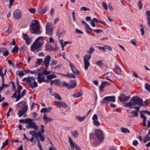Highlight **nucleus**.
Instances as JSON below:
<instances>
[{
  "instance_id": "f257e3e1",
  "label": "nucleus",
  "mask_w": 150,
  "mask_h": 150,
  "mask_svg": "<svg viewBox=\"0 0 150 150\" xmlns=\"http://www.w3.org/2000/svg\"><path fill=\"white\" fill-rule=\"evenodd\" d=\"M95 51L94 47L92 46H90L89 49V51H87V52L89 54H86L83 56V62L84 64V69L85 70H88L90 64L89 60L91 58V54Z\"/></svg>"
},
{
  "instance_id": "f03ea898",
  "label": "nucleus",
  "mask_w": 150,
  "mask_h": 150,
  "mask_svg": "<svg viewBox=\"0 0 150 150\" xmlns=\"http://www.w3.org/2000/svg\"><path fill=\"white\" fill-rule=\"evenodd\" d=\"M16 108L19 110L18 114L20 117H22L28 109V105L25 102L21 101L16 105Z\"/></svg>"
},
{
  "instance_id": "7ed1b4c3",
  "label": "nucleus",
  "mask_w": 150,
  "mask_h": 150,
  "mask_svg": "<svg viewBox=\"0 0 150 150\" xmlns=\"http://www.w3.org/2000/svg\"><path fill=\"white\" fill-rule=\"evenodd\" d=\"M40 24L39 21L36 20H33L30 25V32L32 34L36 33L38 34L40 33Z\"/></svg>"
},
{
  "instance_id": "20e7f679",
  "label": "nucleus",
  "mask_w": 150,
  "mask_h": 150,
  "mask_svg": "<svg viewBox=\"0 0 150 150\" xmlns=\"http://www.w3.org/2000/svg\"><path fill=\"white\" fill-rule=\"evenodd\" d=\"M142 99L137 96L133 97L128 103L125 104V106L126 107H129L130 109H132L133 108V106L135 105H140L141 104V103Z\"/></svg>"
},
{
  "instance_id": "39448f33",
  "label": "nucleus",
  "mask_w": 150,
  "mask_h": 150,
  "mask_svg": "<svg viewBox=\"0 0 150 150\" xmlns=\"http://www.w3.org/2000/svg\"><path fill=\"white\" fill-rule=\"evenodd\" d=\"M90 140L93 139L95 140L98 139L100 141L103 140L104 137L103 132L100 129L96 130L94 134L92 133L90 135Z\"/></svg>"
},
{
  "instance_id": "423d86ee",
  "label": "nucleus",
  "mask_w": 150,
  "mask_h": 150,
  "mask_svg": "<svg viewBox=\"0 0 150 150\" xmlns=\"http://www.w3.org/2000/svg\"><path fill=\"white\" fill-rule=\"evenodd\" d=\"M35 78L33 77H28L24 78L22 81L26 82L30 88L33 89L38 86V83L35 81Z\"/></svg>"
},
{
  "instance_id": "0eeeda50",
  "label": "nucleus",
  "mask_w": 150,
  "mask_h": 150,
  "mask_svg": "<svg viewBox=\"0 0 150 150\" xmlns=\"http://www.w3.org/2000/svg\"><path fill=\"white\" fill-rule=\"evenodd\" d=\"M116 99L115 96H108L103 98L101 102V104L102 105L105 103H109V102H114L115 101Z\"/></svg>"
},
{
  "instance_id": "6e6552de",
  "label": "nucleus",
  "mask_w": 150,
  "mask_h": 150,
  "mask_svg": "<svg viewBox=\"0 0 150 150\" xmlns=\"http://www.w3.org/2000/svg\"><path fill=\"white\" fill-rule=\"evenodd\" d=\"M30 50L32 52L36 53L41 50V47L36 44V42H34L30 47Z\"/></svg>"
},
{
  "instance_id": "1a4fd4ad",
  "label": "nucleus",
  "mask_w": 150,
  "mask_h": 150,
  "mask_svg": "<svg viewBox=\"0 0 150 150\" xmlns=\"http://www.w3.org/2000/svg\"><path fill=\"white\" fill-rule=\"evenodd\" d=\"M22 13L21 11L20 10H16L13 13V17L16 19H19L22 17Z\"/></svg>"
},
{
  "instance_id": "9d476101",
  "label": "nucleus",
  "mask_w": 150,
  "mask_h": 150,
  "mask_svg": "<svg viewBox=\"0 0 150 150\" xmlns=\"http://www.w3.org/2000/svg\"><path fill=\"white\" fill-rule=\"evenodd\" d=\"M52 25L51 22L47 23L45 26L46 33L49 35H51L52 34L53 29L52 28Z\"/></svg>"
},
{
  "instance_id": "9b49d317",
  "label": "nucleus",
  "mask_w": 150,
  "mask_h": 150,
  "mask_svg": "<svg viewBox=\"0 0 150 150\" xmlns=\"http://www.w3.org/2000/svg\"><path fill=\"white\" fill-rule=\"evenodd\" d=\"M69 142L70 144V145L72 149H74V147L76 150H81L78 145L75 143H74L73 140L71 139L70 137H69Z\"/></svg>"
},
{
  "instance_id": "f8f14e48",
  "label": "nucleus",
  "mask_w": 150,
  "mask_h": 150,
  "mask_svg": "<svg viewBox=\"0 0 150 150\" xmlns=\"http://www.w3.org/2000/svg\"><path fill=\"white\" fill-rule=\"evenodd\" d=\"M130 97L129 96H126L124 94H122L120 95V96H119L118 98L121 102H124L127 101Z\"/></svg>"
},
{
  "instance_id": "ddd939ff",
  "label": "nucleus",
  "mask_w": 150,
  "mask_h": 150,
  "mask_svg": "<svg viewBox=\"0 0 150 150\" xmlns=\"http://www.w3.org/2000/svg\"><path fill=\"white\" fill-rule=\"evenodd\" d=\"M51 60V57L50 55H47L45 57L43 63L45 67L47 68L49 65V63Z\"/></svg>"
},
{
  "instance_id": "4468645a",
  "label": "nucleus",
  "mask_w": 150,
  "mask_h": 150,
  "mask_svg": "<svg viewBox=\"0 0 150 150\" xmlns=\"http://www.w3.org/2000/svg\"><path fill=\"white\" fill-rule=\"evenodd\" d=\"M43 38V37L42 36L39 37L34 42H36V44L41 47L44 42Z\"/></svg>"
},
{
  "instance_id": "2eb2a0df",
  "label": "nucleus",
  "mask_w": 150,
  "mask_h": 150,
  "mask_svg": "<svg viewBox=\"0 0 150 150\" xmlns=\"http://www.w3.org/2000/svg\"><path fill=\"white\" fill-rule=\"evenodd\" d=\"M38 76L37 78L38 83H40L44 82L45 77L42 75V74L38 73Z\"/></svg>"
},
{
  "instance_id": "dca6fc26",
  "label": "nucleus",
  "mask_w": 150,
  "mask_h": 150,
  "mask_svg": "<svg viewBox=\"0 0 150 150\" xmlns=\"http://www.w3.org/2000/svg\"><path fill=\"white\" fill-rule=\"evenodd\" d=\"M47 7L45 6L42 9L40 8L38 9V13L41 15H43L47 11Z\"/></svg>"
},
{
  "instance_id": "f3484780",
  "label": "nucleus",
  "mask_w": 150,
  "mask_h": 150,
  "mask_svg": "<svg viewBox=\"0 0 150 150\" xmlns=\"http://www.w3.org/2000/svg\"><path fill=\"white\" fill-rule=\"evenodd\" d=\"M70 67L73 74H79V72L76 69L75 66L73 65L72 64H70Z\"/></svg>"
},
{
  "instance_id": "a211bd4d",
  "label": "nucleus",
  "mask_w": 150,
  "mask_h": 150,
  "mask_svg": "<svg viewBox=\"0 0 150 150\" xmlns=\"http://www.w3.org/2000/svg\"><path fill=\"white\" fill-rule=\"evenodd\" d=\"M23 36L24 39L25 40L26 44L28 45L29 44L31 41L30 38H29L27 34L23 33Z\"/></svg>"
},
{
  "instance_id": "6ab92c4d",
  "label": "nucleus",
  "mask_w": 150,
  "mask_h": 150,
  "mask_svg": "<svg viewBox=\"0 0 150 150\" xmlns=\"http://www.w3.org/2000/svg\"><path fill=\"white\" fill-rule=\"evenodd\" d=\"M43 120L45 122L47 123L52 121L53 119L51 118L47 117L46 116V115L44 114L43 116Z\"/></svg>"
},
{
  "instance_id": "aec40b11",
  "label": "nucleus",
  "mask_w": 150,
  "mask_h": 150,
  "mask_svg": "<svg viewBox=\"0 0 150 150\" xmlns=\"http://www.w3.org/2000/svg\"><path fill=\"white\" fill-rule=\"evenodd\" d=\"M30 128H33L34 130H36L38 127V126L36 125L35 122H33L31 123H29Z\"/></svg>"
},
{
  "instance_id": "412c9836",
  "label": "nucleus",
  "mask_w": 150,
  "mask_h": 150,
  "mask_svg": "<svg viewBox=\"0 0 150 150\" xmlns=\"http://www.w3.org/2000/svg\"><path fill=\"white\" fill-rule=\"evenodd\" d=\"M52 107H48L45 108H42L41 110V112H44L45 113H47L49 112L51 110H52Z\"/></svg>"
},
{
  "instance_id": "4be33fe9",
  "label": "nucleus",
  "mask_w": 150,
  "mask_h": 150,
  "mask_svg": "<svg viewBox=\"0 0 150 150\" xmlns=\"http://www.w3.org/2000/svg\"><path fill=\"white\" fill-rule=\"evenodd\" d=\"M140 117L141 118L143 119V125L144 126H146V117L145 116V115L142 114V113H140Z\"/></svg>"
},
{
  "instance_id": "5701e85b",
  "label": "nucleus",
  "mask_w": 150,
  "mask_h": 150,
  "mask_svg": "<svg viewBox=\"0 0 150 150\" xmlns=\"http://www.w3.org/2000/svg\"><path fill=\"white\" fill-rule=\"evenodd\" d=\"M108 84L107 81H104V82L102 83L101 84V85L99 87V89L101 91H103V88L105 87V86Z\"/></svg>"
},
{
  "instance_id": "b1692460",
  "label": "nucleus",
  "mask_w": 150,
  "mask_h": 150,
  "mask_svg": "<svg viewBox=\"0 0 150 150\" xmlns=\"http://www.w3.org/2000/svg\"><path fill=\"white\" fill-rule=\"evenodd\" d=\"M114 71L117 74H120L121 73V69L118 67L117 66H116L115 67V69H114Z\"/></svg>"
},
{
  "instance_id": "393cba45",
  "label": "nucleus",
  "mask_w": 150,
  "mask_h": 150,
  "mask_svg": "<svg viewBox=\"0 0 150 150\" xmlns=\"http://www.w3.org/2000/svg\"><path fill=\"white\" fill-rule=\"evenodd\" d=\"M77 83L76 80L73 81V82L70 84L68 86V88H74L76 86Z\"/></svg>"
},
{
  "instance_id": "a878e982",
  "label": "nucleus",
  "mask_w": 150,
  "mask_h": 150,
  "mask_svg": "<svg viewBox=\"0 0 150 150\" xmlns=\"http://www.w3.org/2000/svg\"><path fill=\"white\" fill-rule=\"evenodd\" d=\"M71 133L72 135L74 138H77L79 136V133L77 131L74 130V131H71Z\"/></svg>"
},
{
  "instance_id": "bb28decb",
  "label": "nucleus",
  "mask_w": 150,
  "mask_h": 150,
  "mask_svg": "<svg viewBox=\"0 0 150 150\" xmlns=\"http://www.w3.org/2000/svg\"><path fill=\"white\" fill-rule=\"evenodd\" d=\"M29 134L31 135L32 137L34 136L37 139V133L34 130L30 131L29 132Z\"/></svg>"
},
{
  "instance_id": "cd10ccee",
  "label": "nucleus",
  "mask_w": 150,
  "mask_h": 150,
  "mask_svg": "<svg viewBox=\"0 0 150 150\" xmlns=\"http://www.w3.org/2000/svg\"><path fill=\"white\" fill-rule=\"evenodd\" d=\"M52 95L54 96L55 98H57L59 100H62V98L61 96L57 93L55 92L54 93L52 94Z\"/></svg>"
},
{
  "instance_id": "c85d7f7f",
  "label": "nucleus",
  "mask_w": 150,
  "mask_h": 150,
  "mask_svg": "<svg viewBox=\"0 0 150 150\" xmlns=\"http://www.w3.org/2000/svg\"><path fill=\"white\" fill-rule=\"evenodd\" d=\"M149 135L148 134L144 137L143 141L145 143H146L147 142L149 141L150 140V137Z\"/></svg>"
},
{
  "instance_id": "c756f323",
  "label": "nucleus",
  "mask_w": 150,
  "mask_h": 150,
  "mask_svg": "<svg viewBox=\"0 0 150 150\" xmlns=\"http://www.w3.org/2000/svg\"><path fill=\"white\" fill-rule=\"evenodd\" d=\"M18 50H19V48L18 46L16 45L13 47L11 51V52L13 53H16L18 52Z\"/></svg>"
},
{
  "instance_id": "7c9ffc66",
  "label": "nucleus",
  "mask_w": 150,
  "mask_h": 150,
  "mask_svg": "<svg viewBox=\"0 0 150 150\" xmlns=\"http://www.w3.org/2000/svg\"><path fill=\"white\" fill-rule=\"evenodd\" d=\"M131 113L133 115L132 116V117H137L138 116V111L133 110L131 112Z\"/></svg>"
},
{
  "instance_id": "2f4dec72",
  "label": "nucleus",
  "mask_w": 150,
  "mask_h": 150,
  "mask_svg": "<svg viewBox=\"0 0 150 150\" xmlns=\"http://www.w3.org/2000/svg\"><path fill=\"white\" fill-rule=\"evenodd\" d=\"M94 20L95 21V22L98 23H101L105 25H106V23H105L101 21L100 20L98 19H97L95 18V19H94Z\"/></svg>"
},
{
  "instance_id": "473e14b6",
  "label": "nucleus",
  "mask_w": 150,
  "mask_h": 150,
  "mask_svg": "<svg viewBox=\"0 0 150 150\" xmlns=\"http://www.w3.org/2000/svg\"><path fill=\"white\" fill-rule=\"evenodd\" d=\"M57 76L55 74H53L52 75H49L47 76V78L50 80L53 78H56Z\"/></svg>"
},
{
  "instance_id": "72a5a7b5",
  "label": "nucleus",
  "mask_w": 150,
  "mask_h": 150,
  "mask_svg": "<svg viewBox=\"0 0 150 150\" xmlns=\"http://www.w3.org/2000/svg\"><path fill=\"white\" fill-rule=\"evenodd\" d=\"M86 117V116L84 117H81L79 116H78L76 117V118L80 122H82L84 120Z\"/></svg>"
},
{
  "instance_id": "f704fd0d",
  "label": "nucleus",
  "mask_w": 150,
  "mask_h": 150,
  "mask_svg": "<svg viewBox=\"0 0 150 150\" xmlns=\"http://www.w3.org/2000/svg\"><path fill=\"white\" fill-rule=\"evenodd\" d=\"M82 95V93L81 92H79L75 94H74L72 95L73 96L76 98H78Z\"/></svg>"
},
{
  "instance_id": "c9c22d12",
  "label": "nucleus",
  "mask_w": 150,
  "mask_h": 150,
  "mask_svg": "<svg viewBox=\"0 0 150 150\" xmlns=\"http://www.w3.org/2000/svg\"><path fill=\"white\" fill-rule=\"evenodd\" d=\"M23 71H16V74L20 76H23L25 74L23 72Z\"/></svg>"
},
{
  "instance_id": "e433bc0d",
  "label": "nucleus",
  "mask_w": 150,
  "mask_h": 150,
  "mask_svg": "<svg viewBox=\"0 0 150 150\" xmlns=\"http://www.w3.org/2000/svg\"><path fill=\"white\" fill-rule=\"evenodd\" d=\"M47 68H46L43 71L42 73H40V74H42V75H48V74L51 73L50 71H47Z\"/></svg>"
},
{
  "instance_id": "4c0bfd02",
  "label": "nucleus",
  "mask_w": 150,
  "mask_h": 150,
  "mask_svg": "<svg viewBox=\"0 0 150 150\" xmlns=\"http://www.w3.org/2000/svg\"><path fill=\"white\" fill-rule=\"evenodd\" d=\"M121 131L124 133H129V131L128 129L126 128L121 127Z\"/></svg>"
},
{
  "instance_id": "58836bf2",
  "label": "nucleus",
  "mask_w": 150,
  "mask_h": 150,
  "mask_svg": "<svg viewBox=\"0 0 150 150\" xmlns=\"http://www.w3.org/2000/svg\"><path fill=\"white\" fill-rule=\"evenodd\" d=\"M146 13L147 16V20L148 21L150 20V11H146Z\"/></svg>"
},
{
  "instance_id": "ea45409f",
  "label": "nucleus",
  "mask_w": 150,
  "mask_h": 150,
  "mask_svg": "<svg viewBox=\"0 0 150 150\" xmlns=\"http://www.w3.org/2000/svg\"><path fill=\"white\" fill-rule=\"evenodd\" d=\"M95 19V18H93V19L91 20L90 21V23L91 25L92 26V27H96V25L95 23V21L94 20V19Z\"/></svg>"
},
{
  "instance_id": "a19ab883",
  "label": "nucleus",
  "mask_w": 150,
  "mask_h": 150,
  "mask_svg": "<svg viewBox=\"0 0 150 150\" xmlns=\"http://www.w3.org/2000/svg\"><path fill=\"white\" fill-rule=\"evenodd\" d=\"M145 88L150 92V85L146 83L145 84Z\"/></svg>"
},
{
  "instance_id": "79ce46f5",
  "label": "nucleus",
  "mask_w": 150,
  "mask_h": 150,
  "mask_svg": "<svg viewBox=\"0 0 150 150\" xmlns=\"http://www.w3.org/2000/svg\"><path fill=\"white\" fill-rule=\"evenodd\" d=\"M57 61L55 59H52V60L50 65L51 66H53L54 65H56L57 64Z\"/></svg>"
},
{
  "instance_id": "37998d69",
  "label": "nucleus",
  "mask_w": 150,
  "mask_h": 150,
  "mask_svg": "<svg viewBox=\"0 0 150 150\" xmlns=\"http://www.w3.org/2000/svg\"><path fill=\"white\" fill-rule=\"evenodd\" d=\"M137 5L139 7V9L140 10L142 9V8L143 5L141 3V2L140 1H139L138 2Z\"/></svg>"
},
{
  "instance_id": "c03bdc74",
  "label": "nucleus",
  "mask_w": 150,
  "mask_h": 150,
  "mask_svg": "<svg viewBox=\"0 0 150 150\" xmlns=\"http://www.w3.org/2000/svg\"><path fill=\"white\" fill-rule=\"evenodd\" d=\"M102 6L105 9L107 10L108 9V6L107 4L105 3V2H103L102 3Z\"/></svg>"
},
{
  "instance_id": "a18cd8bd",
  "label": "nucleus",
  "mask_w": 150,
  "mask_h": 150,
  "mask_svg": "<svg viewBox=\"0 0 150 150\" xmlns=\"http://www.w3.org/2000/svg\"><path fill=\"white\" fill-rule=\"evenodd\" d=\"M93 123L94 125L97 126H100V123L97 120L93 121Z\"/></svg>"
},
{
  "instance_id": "49530a36",
  "label": "nucleus",
  "mask_w": 150,
  "mask_h": 150,
  "mask_svg": "<svg viewBox=\"0 0 150 150\" xmlns=\"http://www.w3.org/2000/svg\"><path fill=\"white\" fill-rule=\"evenodd\" d=\"M9 54V52L6 49V50L3 52V55L5 57H6Z\"/></svg>"
},
{
  "instance_id": "de8ad7c7",
  "label": "nucleus",
  "mask_w": 150,
  "mask_h": 150,
  "mask_svg": "<svg viewBox=\"0 0 150 150\" xmlns=\"http://www.w3.org/2000/svg\"><path fill=\"white\" fill-rule=\"evenodd\" d=\"M96 64L99 67H101L103 64L102 62V61L101 60L98 61L96 62Z\"/></svg>"
},
{
  "instance_id": "09e8293b",
  "label": "nucleus",
  "mask_w": 150,
  "mask_h": 150,
  "mask_svg": "<svg viewBox=\"0 0 150 150\" xmlns=\"http://www.w3.org/2000/svg\"><path fill=\"white\" fill-rule=\"evenodd\" d=\"M141 104L140 105V106H144L145 105H148V104L147 103V101H145L144 102L142 101H142L141 102Z\"/></svg>"
},
{
  "instance_id": "8fccbe9b",
  "label": "nucleus",
  "mask_w": 150,
  "mask_h": 150,
  "mask_svg": "<svg viewBox=\"0 0 150 150\" xmlns=\"http://www.w3.org/2000/svg\"><path fill=\"white\" fill-rule=\"evenodd\" d=\"M12 32V29L11 27L9 26L8 27V29L5 32L6 33H7L8 34H9L11 33Z\"/></svg>"
},
{
  "instance_id": "3c124183",
  "label": "nucleus",
  "mask_w": 150,
  "mask_h": 150,
  "mask_svg": "<svg viewBox=\"0 0 150 150\" xmlns=\"http://www.w3.org/2000/svg\"><path fill=\"white\" fill-rule=\"evenodd\" d=\"M25 120V123L28 124L29 125V123H31L33 121L32 119H27Z\"/></svg>"
},
{
  "instance_id": "603ef678",
  "label": "nucleus",
  "mask_w": 150,
  "mask_h": 150,
  "mask_svg": "<svg viewBox=\"0 0 150 150\" xmlns=\"http://www.w3.org/2000/svg\"><path fill=\"white\" fill-rule=\"evenodd\" d=\"M28 10L30 13H32L33 14L36 11L35 9L34 8H29L28 9Z\"/></svg>"
},
{
  "instance_id": "864d4df0",
  "label": "nucleus",
  "mask_w": 150,
  "mask_h": 150,
  "mask_svg": "<svg viewBox=\"0 0 150 150\" xmlns=\"http://www.w3.org/2000/svg\"><path fill=\"white\" fill-rule=\"evenodd\" d=\"M42 59H38L36 62V64L38 65L40 64L42 62Z\"/></svg>"
},
{
  "instance_id": "5fc2aeb1",
  "label": "nucleus",
  "mask_w": 150,
  "mask_h": 150,
  "mask_svg": "<svg viewBox=\"0 0 150 150\" xmlns=\"http://www.w3.org/2000/svg\"><path fill=\"white\" fill-rule=\"evenodd\" d=\"M98 117L97 115L95 114L93 115L92 119L93 121H96L98 119Z\"/></svg>"
},
{
  "instance_id": "6e6d98bb",
  "label": "nucleus",
  "mask_w": 150,
  "mask_h": 150,
  "mask_svg": "<svg viewBox=\"0 0 150 150\" xmlns=\"http://www.w3.org/2000/svg\"><path fill=\"white\" fill-rule=\"evenodd\" d=\"M61 107L64 108H67L68 107V105L66 103L63 102Z\"/></svg>"
},
{
  "instance_id": "4d7b16f0",
  "label": "nucleus",
  "mask_w": 150,
  "mask_h": 150,
  "mask_svg": "<svg viewBox=\"0 0 150 150\" xmlns=\"http://www.w3.org/2000/svg\"><path fill=\"white\" fill-rule=\"evenodd\" d=\"M105 49H107L109 51H112V48L111 46H108L107 45H105Z\"/></svg>"
},
{
  "instance_id": "13d9d810",
  "label": "nucleus",
  "mask_w": 150,
  "mask_h": 150,
  "mask_svg": "<svg viewBox=\"0 0 150 150\" xmlns=\"http://www.w3.org/2000/svg\"><path fill=\"white\" fill-rule=\"evenodd\" d=\"M23 89V87L21 85H18V94H20L21 90Z\"/></svg>"
},
{
  "instance_id": "bf43d9fd",
  "label": "nucleus",
  "mask_w": 150,
  "mask_h": 150,
  "mask_svg": "<svg viewBox=\"0 0 150 150\" xmlns=\"http://www.w3.org/2000/svg\"><path fill=\"white\" fill-rule=\"evenodd\" d=\"M53 83L57 85H59L60 83L58 79H56L54 80L53 81Z\"/></svg>"
},
{
  "instance_id": "052dcab7",
  "label": "nucleus",
  "mask_w": 150,
  "mask_h": 150,
  "mask_svg": "<svg viewBox=\"0 0 150 150\" xmlns=\"http://www.w3.org/2000/svg\"><path fill=\"white\" fill-rule=\"evenodd\" d=\"M90 10L89 8H86L85 7H83L80 8V10H83L85 11H89Z\"/></svg>"
},
{
  "instance_id": "680f3d73",
  "label": "nucleus",
  "mask_w": 150,
  "mask_h": 150,
  "mask_svg": "<svg viewBox=\"0 0 150 150\" xmlns=\"http://www.w3.org/2000/svg\"><path fill=\"white\" fill-rule=\"evenodd\" d=\"M10 82L12 83L13 87L12 90L15 91H16V86H15L14 82L12 81H11Z\"/></svg>"
},
{
  "instance_id": "e2e57ef3",
  "label": "nucleus",
  "mask_w": 150,
  "mask_h": 150,
  "mask_svg": "<svg viewBox=\"0 0 150 150\" xmlns=\"http://www.w3.org/2000/svg\"><path fill=\"white\" fill-rule=\"evenodd\" d=\"M85 26L86 30H90L92 31L93 30V29L90 28V26L88 24Z\"/></svg>"
},
{
  "instance_id": "0e129e2a",
  "label": "nucleus",
  "mask_w": 150,
  "mask_h": 150,
  "mask_svg": "<svg viewBox=\"0 0 150 150\" xmlns=\"http://www.w3.org/2000/svg\"><path fill=\"white\" fill-rule=\"evenodd\" d=\"M97 47L100 50H103L105 52V45H104L103 47L97 46Z\"/></svg>"
},
{
  "instance_id": "69168bd1",
  "label": "nucleus",
  "mask_w": 150,
  "mask_h": 150,
  "mask_svg": "<svg viewBox=\"0 0 150 150\" xmlns=\"http://www.w3.org/2000/svg\"><path fill=\"white\" fill-rule=\"evenodd\" d=\"M40 71V70L38 69L37 70H34L32 71L33 74H38V73H39V72Z\"/></svg>"
},
{
  "instance_id": "338daca9",
  "label": "nucleus",
  "mask_w": 150,
  "mask_h": 150,
  "mask_svg": "<svg viewBox=\"0 0 150 150\" xmlns=\"http://www.w3.org/2000/svg\"><path fill=\"white\" fill-rule=\"evenodd\" d=\"M22 97L21 96L20 94H18L16 97V101H18Z\"/></svg>"
},
{
  "instance_id": "774afa93",
  "label": "nucleus",
  "mask_w": 150,
  "mask_h": 150,
  "mask_svg": "<svg viewBox=\"0 0 150 150\" xmlns=\"http://www.w3.org/2000/svg\"><path fill=\"white\" fill-rule=\"evenodd\" d=\"M93 31L97 33H100L103 32L102 30L101 29H95Z\"/></svg>"
}]
</instances>
